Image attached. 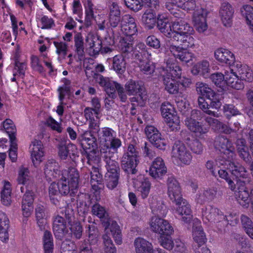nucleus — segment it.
Wrapping results in <instances>:
<instances>
[{
	"label": "nucleus",
	"instance_id": "1",
	"mask_svg": "<svg viewBox=\"0 0 253 253\" xmlns=\"http://www.w3.org/2000/svg\"><path fill=\"white\" fill-rule=\"evenodd\" d=\"M44 173L47 180L51 181L57 178H60L57 183L61 194L67 195L70 191L75 193V190L78 187L79 174L74 168L63 170L60 177L58 164L54 160H51L48 161L45 165Z\"/></svg>",
	"mask_w": 253,
	"mask_h": 253
},
{
	"label": "nucleus",
	"instance_id": "2",
	"mask_svg": "<svg viewBox=\"0 0 253 253\" xmlns=\"http://www.w3.org/2000/svg\"><path fill=\"white\" fill-rule=\"evenodd\" d=\"M176 14L179 15L175 12V43L182 45V47H192L195 45V40L191 35L194 32L192 27L190 26L186 22L179 18ZM184 15L183 12H181L179 16Z\"/></svg>",
	"mask_w": 253,
	"mask_h": 253
},
{
	"label": "nucleus",
	"instance_id": "3",
	"mask_svg": "<svg viewBox=\"0 0 253 253\" xmlns=\"http://www.w3.org/2000/svg\"><path fill=\"white\" fill-rule=\"evenodd\" d=\"M98 139L101 144L100 152L102 154H110V152L117 153L122 146V141L117 137L115 131L108 127H102L97 134Z\"/></svg>",
	"mask_w": 253,
	"mask_h": 253
},
{
	"label": "nucleus",
	"instance_id": "4",
	"mask_svg": "<svg viewBox=\"0 0 253 253\" xmlns=\"http://www.w3.org/2000/svg\"><path fill=\"white\" fill-rule=\"evenodd\" d=\"M181 189L178 182L175 181V200H176V212L185 223H189L192 219L190 205L181 197Z\"/></svg>",
	"mask_w": 253,
	"mask_h": 253
},
{
	"label": "nucleus",
	"instance_id": "5",
	"mask_svg": "<svg viewBox=\"0 0 253 253\" xmlns=\"http://www.w3.org/2000/svg\"><path fill=\"white\" fill-rule=\"evenodd\" d=\"M202 216L204 219L208 221L216 223V226L219 230H221L224 227L222 222L225 218L229 221V217H233L232 214L224 215L218 209L211 206H208L203 209Z\"/></svg>",
	"mask_w": 253,
	"mask_h": 253
},
{
	"label": "nucleus",
	"instance_id": "6",
	"mask_svg": "<svg viewBox=\"0 0 253 253\" xmlns=\"http://www.w3.org/2000/svg\"><path fill=\"white\" fill-rule=\"evenodd\" d=\"M196 89L198 94L205 96L211 100V109L218 110L221 106V103L219 98V95L216 93L209 85L203 82H197L196 84Z\"/></svg>",
	"mask_w": 253,
	"mask_h": 253
},
{
	"label": "nucleus",
	"instance_id": "7",
	"mask_svg": "<svg viewBox=\"0 0 253 253\" xmlns=\"http://www.w3.org/2000/svg\"><path fill=\"white\" fill-rule=\"evenodd\" d=\"M200 113V111L193 110L191 113V117L187 118L185 121V125L189 130L198 136H200L208 131V129L207 127L201 125L199 122L196 120V119H198V116Z\"/></svg>",
	"mask_w": 253,
	"mask_h": 253
},
{
	"label": "nucleus",
	"instance_id": "8",
	"mask_svg": "<svg viewBox=\"0 0 253 253\" xmlns=\"http://www.w3.org/2000/svg\"><path fill=\"white\" fill-rule=\"evenodd\" d=\"M107 25L112 30L118 27L122 22L121 12L117 1L109 0Z\"/></svg>",
	"mask_w": 253,
	"mask_h": 253
},
{
	"label": "nucleus",
	"instance_id": "9",
	"mask_svg": "<svg viewBox=\"0 0 253 253\" xmlns=\"http://www.w3.org/2000/svg\"><path fill=\"white\" fill-rule=\"evenodd\" d=\"M215 148L224 154L223 158L224 159H233L235 155L234 148L231 141L224 136H218L214 141Z\"/></svg>",
	"mask_w": 253,
	"mask_h": 253
},
{
	"label": "nucleus",
	"instance_id": "10",
	"mask_svg": "<svg viewBox=\"0 0 253 253\" xmlns=\"http://www.w3.org/2000/svg\"><path fill=\"white\" fill-rule=\"evenodd\" d=\"M150 225L152 231L162 236L170 235L172 230L168 221L157 216L152 217Z\"/></svg>",
	"mask_w": 253,
	"mask_h": 253
},
{
	"label": "nucleus",
	"instance_id": "11",
	"mask_svg": "<svg viewBox=\"0 0 253 253\" xmlns=\"http://www.w3.org/2000/svg\"><path fill=\"white\" fill-rule=\"evenodd\" d=\"M208 13V11L203 8L197 9L193 13V22L199 33H204L208 29L207 23Z\"/></svg>",
	"mask_w": 253,
	"mask_h": 253
},
{
	"label": "nucleus",
	"instance_id": "12",
	"mask_svg": "<svg viewBox=\"0 0 253 253\" xmlns=\"http://www.w3.org/2000/svg\"><path fill=\"white\" fill-rule=\"evenodd\" d=\"M234 12V7L229 2L225 1L221 3L219 10V15L224 26H231Z\"/></svg>",
	"mask_w": 253,
	"mask_h": 253
},
{
	"label": "nucleus",
	"instance_id": "13",
	"mask_svg": "<svg viewBox=\"0 0 253 253\" xmlns=\"http://www.w3.org/2000/svg\"><path fill=\"white\" fill-rule=\"evenodd\" d=\"M233 160L234 158L233 159H229L223 161V163L220 161L219 163L222 166H224V168L228 169L237 178H247L248 173L246 169L240 164L233 162Z\"/></svg>",
	"mask_w": 253,
	"mask_h": 253
},
{
	"label": "nucleus",
	"instance_id": "14",
	"mask_svg": "<svg viewBox=\"0 0 253 253\" xmlns=\"http://www.w3.org/2000/svg\"><path fill=\"white\" fill-rule=\"evenodd\" d=\"M120 27L122 32L127 36L135 35L138 32L135 20L129 14L123 16Z\"/></svg>",
	"mask_w": 253,
	"mask_h": 253
},
{
	"label": "nucleus",
	"instance_id": "15",
	"mask_svg": "<svg viewBox=\"0 0 253 253\" xmlns=\"http://www.w3.org/2000/svg\"><path fill=\"white\" fill-rule=\"evenodd\" d=\"M85 46L90 56L99 54L101 49L102 42L99 37L92 33H88L85 39Z\"/></svg>",
	"mask_w": 253,
	"mask_h": 253
},
{
	"label": "nucleus",
	"instance_id": "16",
	"mask_svg": "<svg viewBox=\"0 0 253 253\" xmlns=\"http://www.w3.org/2000/svg\"><path fill=\"white\" fill-rule=\"evenodd\" d=\"M161 113L168 131H173L174 130V106L169 102H165L161 106Z\"/></svg>",
	"mask_w": 253,
	"mask_h": 253
},
{
	"label": "nucleus",
	"instance_id": "17",
	"mask_svg": "<svg viewBox=\"0 0 253 253\" xmlns=\"http://www.w3.org/2000/svg\"><path fill=\"white\" fill-rule=\"evenodd\" d=\"M30 152L32 162L35 166L38 165L42 161L44 151L40 140H34L30 145Z\"/></svg>",
	"mask_w": 253,
	"mask_h": 253
},
{
	"label": "nucleus",
	"instance_id": "18",
	"mask_svg": "<svg viewBox=\"0 0 253 253\" xmlns=\"http://www.w3.org/2000/svg\"><path fill=\"white\" fill-rule=\"evenodd\" d=\"M175 157L181 165H189L192 160V155L190 151L183 143L176 144V152Z\"/></svg>",
	"mask_w": 253,
	"mask_h": 253
},
{
	"label": "nucleus",
	"instance_id": "19",
	"mask_svg": "<svg viewBox=\"0 0 253 253\" xmlns=\"http://www.w3.org/2000/svg\"><path fill=\"white\" fill-rule=\"evenodd\" d=\"M237 184L240 185L238 191L235 193L236 198L239 204L244 208H248L250 203V193L245 187V182L237 181Z\"/></svg>",
	"mask_w": 253,
	"mask_h": 253
},
{
	"label": "nucleus",
	"instance_id": "20",
	"mask_svg": "<svg viewBox=\"0 0 253 253\" xmlns=\"http://www.w3.org/2000/svg\"><path fill=\"white\" fill-rule=\"evenodd\" d=\"M167 173V168L163 160L157 157L153 162L149 169V173L155 178H159Z\"/></svg>",
	"mask_w": 253,
	"mask_h": 253
},
{
	"label": "nucleus",
	"instance_id": "21",
	"mask_svg": "<svg viewBox=\"0 0 253 253\" xmlns=\"http://www.w3.org/2000/svg\"><path fill=\"white\" fill-rule=\"evenodd\" d=\"M215 58L219 62L230 65L234 63L235 57L234 54L229 50L220 48L214 51Z\"/></svg>",
	"mask_w": 253,
	"mask_h": 253
},
{
	"label": "nucleus",
	"instance_id": "22",
	"mask_svg": "<svg viewBox=\"0 0 253 253\" xmlns=\"http://www.w3.org/2000/svg\"><path fill=\"white\" fill-rule=\"evenodd\" d=\"M34 194L32 191L27 190L23 195L22 201V211L24 216L28 217L33 209Z\"/></svg>",
	"mask_w": 253,
	"mask_h": 253
},
{
	"label": "nucleus",
	"instance_id": "23",
	"mask_svg": "<svg viewBox=\"0 0 253 253\" xmlns=\"http://www.w3.org/2000/svg\"><path fill=\"white\" fill-rule=\"evenodd\" d=\"M53 231L55 237L62 239L67 233L66 224L64 219L59 215L56 216L53 222Z\"/></svg>",
	"mask_w": 253,
	"mask_h": 253
},
{
	"label": "nucleus",
	"instance_id": "24",
	"mask_svg": "<svg viewBox=\"0 0 253 253\" xmlns=\"http://www.w3.org/2000/svg\"><path fill=\"white\" fill-rule=\"evenodd\" d=\"M234 70L240 78L245 81L252 82L253 80V73L248 66L237 62L234 66Z\"/></svg>",
	"mask_w": 253,
	"mask_h": 253
},
{
	"label": "nucleus",
	"instance_id": "25",
	"mask_svg": "<svg viewBox=\"0 0 253 253\" xmlns=\"http://www.w3.org/2000/svg\"><path fill=\"white\" fill-rule=\"evenodd\" d=\"M138 163V158L124 156L122 158V165L123 169L128 173L135 174L136 167Z\"/></svg>",
	"mask_w": 253,
	"mask_h": 253
},
{
	"label": "nucleus",
	"instance_id": "26",
	"mask_svg": "<svg viewBox=\"0 0 253 253\" xmlns=\"http://www.w3.org/2000/svg\"><path fill=\"white\" fill-rule=\"evenodd\" d=\"M182 45L178 46V44L175 43V49L177 52L175 53V58L178 59L180 61L188 63L193 60L195 58L194 54L192 52H189L187 49L182 47Z\"/></svg>",
	"mask_w": 253,
	"mask_h": 253
},
{
	"label": "nucleus",
	"instance_id": "27",
	"mask_svg": "<svg viewBox=\"0 0 253 253\" xmlns=\"http://www.w3.org/2000/svg\"><path fill=\"white\" fill-rule=\"evenodd\" d=\"M9 219L6 214L0 211V240L3 242H7L9 239Z\"/></svg>",
	"mask_w": 253,
	"mask_h": 253
},
{
	"label": "nucleus",
	"instance_id": "28",
	"mask_svg": "<svg viewBox=\"0 0 253 253\" xmlns=\"http://www.w3.org/2000/svg\"><path fill=\"white\" fill-rule=\"evenodd\" d=\"M181 69L179 66H175V84L177 85V90H183L185 87L189 86L191 84L190 80L184 77H181ZM176 87L175 84V88ZM176 88H175V90ZM178 94V92H177Z\"/></svg>",
	"mask_w": 253,
	"mask_h": 253
},
{
	"label": "nucleus",
	"instance_id": "29",
	"mask_svg": "<svg viewBox=\"0 0 253 253\" xmlns=\"http://www.w3.org/2000/svg\"><path fill=\"white\" fill-rule=\"evenodd\" d=\"M136 253H154L152 244L142 238H137L134 242Z\"/></svg>",
	"mask_w": 253,
	"mask_h": 253
},
{
	"label": "nucleus",
	"instance_id": "30",
	"mask_svg": "<svg viewBox=\"0 0 253 253\" xmlns=\"http://www.w3.org/2000/svg\"><path fill=\"white\" fill-rule=\"evenodd\" d=\"M240 13L245 19L246 23L253 32V7L249 4L244 5L240 8Z\"/></svg>",
	"mask_w": 253,
	"mask_h": 253
},
{
	"label": "nucleus",
	"instance_id": "31",
	"mask_svg": "<svg viewBox=\"0 0 253 253\" xmlns=\"http://www.w3.org/2000/svg\"><path fill=\"white\" fill-rule=\"evenodd\" d=\"M91 212L93 215L96 216L101 220L106 219L107 221L104 222V225L108 226L109 222L108 221V213L105 208L101 206L98 203H95L92 205L91 209Z\"/></svg>",
	"mask_w": 253,
	"mask_h": 253
},
{
	"label": "nucleus",
	"instance_id": "32",
	"mask_svg": "<svg viewBox=\"0 0 253 253\" xmlns=\"http://www.w3.org/2000/svg\"><path fill=\"white\" fill-rule=\"evenodd\" d=\"M114 152L113 151L109 153L104 154V161L106 163V168L107 169V173H111V174H119L120 168L118 163L115 160L111 159V157Z\"/></svg>",
	"mask_w": 253,
	"mask_h": 253
},
{
	"label": "nucleus",
	"instance_id": "33",
	"mask_svg": "<svg viewBox=\"0 0 253 253\" xmlns=\"http://www.w3.org/2000/svg\"><path fill=\"white\" fill-rule=\"evenodd\" d=\"M125 87L126 92L128 95H135L144 89L141 83L133 80L127 82Z\"/></svg>",
	"mask_w": 253,
	"mask_h": 253
},
{
	"label": "nucleus",
	"instance_id": "34",
	"mask_svg": "<svg viewBox=\"0 0 253 253\" xmlns=\"http://www.w3.org/2000/svg\"><path fill=\"white\" fill-rule=\"evenodd\" d=\"M113 69L118 74L122 75L125 72L126 61L123 55H116L113 57Z\"/></svg>",
	"mask_w": 253,
	"mask_h": 253
},
{
	"label": "nucleus",
	"instance_id": "35",
	"mask_svg": "<svg viewBox=\"0 0 253 253\" xmlns=\"http://www.w3.org/2000/svg\"><path fill=\"white\" fill-rule=\"evenodd\" d=\"M30 180V172L27 168L21 166L20 167L18 171V176L17 178V181L18 184H22L23 186L20 187V190L22 192H24V190L27 188V186H24L26 185Z\"/></svg>",
	"mask_w": 253,
	"mask_h": 253
},
{
	"label": "nucleus",
	"instance_id": "36",
	"mask_svg": "<svg viewBox=\"0 0 253 253\" xmlns=\"http://www.w3.org/2000/svg\"><path fill=\"white\" fill-rule=\"evenodd\" d=\"M11 184L8 181H4L3 186L0 193L1 201L5 206H9L11 200Z\"/></svg>",
	"mask_w": 253,
	"mask_h": 253
},
{
	"label": "nucleus",
	"instance_id": "37",
	"mask_svg": "<svg viewBox=\"0 0 253 253\" xmlns=\"http://www.w3.org/2000/svg\"><path fill=\"white\" fill-rule=\"evenodd\" d=\"M241 222L245 232L253 240V221L247 215L242 214L241 216Z\"/></svg>",
	"mask_w": 253,
	"mask_h": 253
},
{
	"label": "nucleus",
	"instance_id": "38",
	"mask_svg": "<svg viewBox=\"0 0 253 253\" xmlns=\"http://www.w3.org/2000/svg\"><path fill=\"white\" fill-rule=\"evenodd\" d=\"M216 192L214 189H209L202 191L196 197L197 203L203 204L206 202L212 200L216 195Z\"/></svg>",
	"mask_w": 253,
	"mask_h": 253
},
{
	"label": "nucleus",
	"instance_id": "39",
	"mask_svg": "<svg viewBox=\"0 0 253 253\" xmlns=\"http://www.w3.org/2000/svg\"><path fill=\"white\" fill-rule=\"evenodd\" d=\"M210 63L207 60H202L195 64L192 69L193 75L198 74L204 75L210 72Z\"/></svg>",
	"mask_w": 253,
	"mask_h": 253
},
{
	"label": "nucleus",
	"instance_id": "40",
	"mask_svg": "<svg viewBox=\"0 0 253 253\" xmlns=\"http://www.w3.org/2000/svg\"><path fill=\"white\" fill-rule=\"evenodd\" d=\"M205 121L210 126L214 127L215 129L220 130L227 134L231 133V129H229L227 126L218 120L208 117L205 118Z\"/></svg>",
	"mask_w": 253,
	"mask_h": 253
},
{
	"label": "nucleus",
	"instance_id": "41",
	"mask_svg": "<svg viewBox=\"0 0 253 253\" xmlns=\"http://www.w3.org/2000/svg\"><path fill=\"white\" fill-rule=\"evenodd\" d=\"M158 27L159 30L163 33L168 38L171 37L173 33L174 23L172 22H169L168 20H165L164 21L160 20L159 21Z\"/></svg>",
	"mask_w": 253,
	"mask_h": 253
},
{
	"label": "nucleus",
	"instance_id": "42",
	"mask_svg": "<svg viewBox=\"0 0 253 253\" xmlns=\"http://www.w3.org/2000/svg\"><path fill=\"white\" fill-rule=\"evenodd\" d=\"M75 52L80 57H83L84 54V46L83 37L81 33H77L74 37Z\"/></svg>",
	"mask_w": 253,
	"mask_h": 253
},
{
	"label": "nucleus",
	"instance_id": "43",
	"mask_svg": "<svg viewBox=\"0 0 253 253\" xmlns=\"http://www.w3.org/2000/svg\"><path fill=\"white\" fill-rule=\"evenodd\" d=\"M108 230L102 235L103 250L105 253H117V249L113 243L111 237L108 235Z\"/></svg>",
	"mask_w": 253,
	"mask_h": 253
},
{
	"label": "nucleus",
	"instance_id": "44",
	"mask_svg": "<svg viewBox=\"0 0 253 253\" xmlns=\"http://www.w3.org/2000/svg\"><path fill=\"white\" fill-rule=\"evenodd\" d=\"M142 20L143 24L150 29L153 28L156 24V16L151 10H147L143 14Z\"/></svg>",
	"mask_w": 253,
	"mask_h": 253
},
{
	"label": "nucleus",
	"instance_id": "45",
	"mask_svg": "<svg viewBox=\"0 0 253 253\" xmlns=\"http://www.w3.org/2000/svg\"><path fill=\"white\" fill-rule=\"evenodd\" d=\"M53 44L56 48V53L58 55V59H64L68 51V45L62 41H54Z\"/></svg>",
	"mask_w": 253,
	"mask_h": 253
},
{
	"label": "nucleus",
	"instance_id": "46",
	"mask_svg": "<svg viewBox=\"0 0 253 253\" xmlns=\"http://www.w3.org/2000/svg\"><path fill=\"white\" fill-rule=\"evenodd\" d=\"M43 241L44 253H53V238L50 232L47 230L45 231Z\"/></svg>",
	"mask_w": 253,
	"mask_h": 253
},
{
	"label": "nucleus",
	"instance_id": "47",
	"mask_svg": "<svg viewBox=\"0 0 253 253\" xmlns=\"http://www.w3.org/2000/svg\"><path fill=\"white\" fill-rule=\"evenodd\" d=\"M138 66L141 71L146 75L153 74L155 70L154 64L147 60H140Z\"/></svg>",
	"mask_w": 253,
	"mask_h": 253
},
{
	"label": "nucleus",
	"instance_id": "48",
	"mask_svg": "<svg viewBox=\"0 0 253 253\" xmlns=\"http://www.w3.org/2000/svg\"><path fill=\"white\" fill-rule=\"evenodd\" d=\"M108 230V235L113 236L115 242L117 244H121L122 243V236L121 232L119 228V226L115 224V225H112L110 228H108V226H106L105 232L106 230Z\"/></svg>",
	"mask_w": 253,
	"mask_h": 253
},
{
	"label": "nucleus",
	"instance_id": "49",
	"mask_svg": "<svg viewBox=\"0 0 253 253\" xmlns=\"http://www.w3.org/2000/svg\"><path fill=\"white\" fill-rule=\"evenodd\" d=\"M198 105L199 107L204 111L206 114L212 116L214 117H218V114L213 111L210 110L209 109L211 108V103L209 104L205 100L203 97H199L198 100Z\"/></svg>",
	"mask_w": 253,
	"mask_h": 253
},
{
	"label": "nucleus",
	"instance_id": "50",
	"mask_svg": "<svg viewBox=\"0 0 253 253\" xmlns=\"http://www.w3.org/2000/svg\"><path fill=\"white\" fill-rule=\"evenodd\" d=\"M88 235L87 241L89 244L88 246L95 245L98 242V231L97 229L94 225L88 226ZM85 246L87 245H84Z\"/></svg>",
	"mask_w": 253,
	"mask_h": 253
},
{
	"label": "nucleus",
	"instance_id": "51",
	"mask_svg": "<svg viewBox=\"0 0 253 253\" xmlns=\"http://www.w3.org/2000/svg\"><path fill=\"white\" fill-rule=\"evenodd\" d=\"M137 94H138V96L131 97L130 99L132 105V110L134 109L135 102L137 103V106H143L147 100V95L144 89Z\"/></svg>",
	"mask_w": 253,
	"mask_h": 253
},
{
	"label": "nucleus",
	"instance_id": "52",
	"mask_svg": "<svg viewBox=\"0 0 253 253\" xmlns=\"http://www.w3.org/2000/svg\"><path fill=\"white\" fill-rule=\"evenodd\" d=\"M150 142L156 147L162 149L165 146V141L161 137L159 132L148 137Z\"/></svg>",
	"mask_w": 253,
	"mask_h": 253
},
{
	"label": "nucleus",
	"instance_id": "53",
	"mask_svg": "<svg viewBox=\"0 0 253 253\" xmlns=\"http://www.w3.org/2000/svg\"><path fill=\"white\" fill-rule=\"evenodd\" d=\"M193 239L198 244V246H202L206 242V235L200 227L196 228L193 233Z\"/></svg>",
	"mask_w": 253,
	"mask_h": 253
},
{
	"label": "nucleus",
	"instance_id": "54",
	"mask_svg": "<svg viewBox=\"0 0 253 253\" xmlns=\"http://www.w3.org/2000/svg\"><path fill=\"white\" fill-rule=\"evenodd\" d=\"M119 174H111V173H106L105 180L107 187L110 189H114L118 184Z\"/></svg>",
	"mask_w": 253,
	"mask_h": 253
},
{
	"label": "nucleus",
	"instance_id": "55",
	"mask_svg": "<svg viewBox=\"0 0 253 253\" xmlns=\"http://www.w3.org/2000/svg\"><path fill=\"white\" fill-rule=\"evenodd\" d=\"M187 144L191 151L197 155L201 154L203 151V146L201 142L197 139L188 140Z\"/></svg>",
	"mask_w": 253,
	"mask_h": 253
},
{
	"label": "nucleus",
	"instance_id": "56",
	"mask_svg": "<svg viewBox=\"0 0 253 253\" xmlns=\"http://www.w3.org/2000/svg\"><path fill=\"white\" fill-rule=\"evenodd\" d=\"M166 89L171 94L174 93V79L172 73H168L164 79Z\"/></svg>",
	"mask_w": 253,
	"mask_h": 253
},
{
	"label": "nucleus",
	"instance_id": "57",
	"mask_svg": "<svg viewBox=\"0 0 253 253\" xmlns=\"http://www.w3.org/2000/svg\"><path fill=\"white\" fill-rule=\"evenodd\" d=\"M26 69L27 64L26 63L16 61L13 69V76H18L23 78L25 75Z\"/></svg>",
	"mask_w": 253,
	"mask_h": 253
},
{
	"label": "nucleus",
	"instance_id": "58",
	"mask_svg": "<svg viewBox=\"0 0 253 253\" xmlns=\"http://www.w3.org/2000/svg\"><path fill=\"white\" fill-rule=\"evenodd\" d=\"M240 143L242 144V147H239L238 148L239 155L245 161L248 162L250 161V154L247 151V148L245 146V141L242 139L238 140L237 141L238 145H239Z\"/></svg>",
	"mask_w": 253,
	"mask_h": 253
},
{
	"label": "nucleus",
	"instance_id": "59",
	"mask_svg": "<svg viewBox=\"0 0 253 253\" xmlns=\"http://www.w3.org/2000/svg\"><path fill=\"white\" fill-rule=\"evenodd\" d=\"M233 69L228 68L224 71V76H225V82L227 85L229 86L234 83L235 80H237V77H238L236 72H234Z\"/></svg>",
	"mask_w": 253,
	"mask_h": 253
},
{
	"label": "nucleus",
	"instance_id": "60",
	"mask_svg": "<svg viewBox=\"0 0 253 253\" xmlns=\"http://www.w3.org/2000/svg\"><path fill=\"white\" fill-rule=\"evenodd\" d=\"M93 133L85 130L83 132L78 138V141L82 147H86V141L91 140V138H95Z\"/></svg>",
	"mask_w": 253,
	"mask_h": 253
},
{
	"label": "nucleus",
	"instance_id": "61",
	"mask_svg": "<svg viewBox=\"0 0 253 253\" xmlns=\"http://www.w3.org/2000/svg\"><path fill=\"white\" fill-rule=\"evenodd\" d=\"M86 17L89 19L94 17L95 6L91 0H86L84 4Z\"/></svg>",
	"mask_w": 253,
	"mask_h": 253
},
{
	"label": "nucleus",
	"instance_id": "62",
	"mask_svg": "<svg viewBox=\"0 0 253 253\" xmlns=\"http://www.w3.org/2000/svg\"><path fill=\"white\" fill-rule=\"evenodd\" d=\"M70 230L72 235L77 239H80L82 236L83 228L79 222H74L71 225Z\"/></svg>",
	"mask_w": 253,
	"mask_h": 253
},
{
	"label": "nucleus",
	"instance_id": "63",
	"mask_svg": "<svg viewBox=\"0 0 253 253\" xmlns=\"http://www.w3.org/2000/svg\"><path fill=\"white\" fill-rule=\"evenodd\" d=\"M150 189V183L148 181H144L141 183L140 186L138 187L137 190L140 192L143 199L147 197Z\"/></svg>",
	"mask_w": 253,
	"mask_h": 253
},
{
	"label": "nucleus",
	"instance_id": "64",
	"mask_svg": "<svg viewBox=\"0 0 253 253\" xmlns=\"http://www.w3.org/2000/svg\"><path fill=\"white\" fill-rule=\"evenodd\" d=\"M86 158L87 159V163L90 165H92L94 168L98 166L100 162L99 156L97 155L94 151H91L87 154Z\"/></svg>",
	"mask_w": 253,
	"mask_h": 253
}]
</instances>
